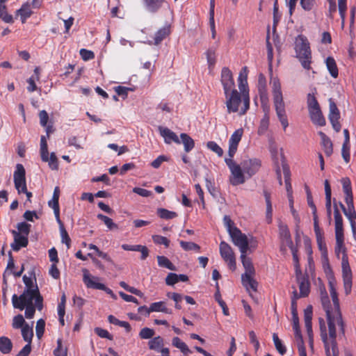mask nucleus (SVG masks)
<instances>
[{
	"label": "nucleus",
	"mask_w": 356,
	"mask_h": 356,
	"mask_svg": "<svg viewBox=\"0 0 356 356\" xmlns=\"http://www.w3.org/2000/svg\"><path fill=\"white\" fill-rule=\"evenodd\" d=\"M330 292L332 300L330 302L326 289L324 285L319 287L320 298L322 307L325 312L328 325V333L330 339V348L331 356H339V349L337 343L336 326L339 327V335H345V324L340 311L339 300L335 286L332 282H329Z\"/></svg>",
	"instance_id": "nucleus-1"
},
{
	"label": "nucleus",
	"mask_w": 356,
	"mask_h": 356,
	"mask_svg": "<svg viewBox=\"0 0 356 356\" xmlns=\"http://www.w3.org/2000/svg\"><path fill=\"white\" fill-rule=\"evenodd\" d=\"M273 106L277 114V116L285 131L289 126V122L286 116L285 103L284 102L282 92L281 89V84L277 79H274L273 83Z\"/></svg>",
	"instance_id": "nucleus-2"
},
{
	"label": "nucleus",
	"mask_w": 356,
	"mask_h": 356,
	"mask_svg": "<svg viewBox=\"0 0 356 356\" xmlns=\"http://www.w3.org/2000/svg\"><path fill=\"white\" fill-rule=\"evenodd\" d=\"M12 303L15 309L19 310L25 309L24 316L28 319L33 318L35 309H38L35 305V297H33L28 291L25 294H21L19 296L17 294H13L12 296Z\"/></svg>",
	"instance_id": "nucleus-3"
},
{
	"label": "nucleus",
	"mask_w": 356,
	"mask_h": 356,
	"mask_svg": "<svg viewBox=\"0 0 356 356\" xmlns=\"http://www.w3.org/2000/svg\"><path fill=\"white\" fill-rule=\"evenodd\" d=\"M333 204L336 237L335 254L337 257H339L341 253H342V254H346L344 245L343 218L338 209L335 199H334ZM343 256V255H342V257Z\"/></svg>",
	"instance_id": "nucleus-4"
},
{
	"label": "nucleus",
	"mask_w": 356,
	"mask_h": 356,
	"mask_svg": "<svg viewBox=\"0 0 356 356\" xmlns=\"http://www.w3.org/2000/svg\"><path fill=\"white\" fill-rule=\"evenodd\" d=\"M296 56L305 70L311 69L312 52L309 43L304 36H299L296 44Z\"/></svg>",
	"instance_id": "nucleus-5"
},
{
	"label": "nucleus",
	"mask_w": 356,
	"mask_h": 356,
	"mask_svg": "<svg viewBox=\"0 0 356 356\" xmlns=\"http://www.w3.org/2000/svg\"><path fill=\"white\" fill-rule=\"evenodd\" d=\"M225 162L231 172L230 183L233 186L243 184L245 180L242 165L237 164L232 159H225Z\"/></svg>",
	"instance_id": "nucleus-6"
},
{
	"label": "nucleus",
	"mask_w": 356,
	"mask_h": 356,
	"mask_svg": "<svg viewBox=\"0 0 356 356\" xmlns=\"http://www.w3.org/2000/svg\"><path fill=\"white\" fill-rule=\"evenodd\" d=\"M23 282L26 287L22 294H25L28 291L33 297H35V305L38 309L39 311L42 310L43 307V298L40 293L37 284L34 286L32 279L26 275L23 276Z\"/></svg>",
	"instance_id": "nucleus-7"
},
{
	"label": "nucleus",
	"mask_w": 356,
	"mask_h": 356,
	"mask_svg": "<svg viewBox=\"0 0 356 356\" xmlns=\"http://www.w3.org/2000/svg\"><path fill=\"white\" fill-rule=\"evenodd\" d=\"M40 156L44 162H49V168L51 170H57L58 168V161L55 153L52 152L49 157L48 146L46 137L42 136L40 138Z\"/></svg>",
	"instance_id": "nucleus-8"
},
{
	"label": "nucleus",
	"mask_w": 356,
	"mask_h": 356,
	"mask_svg": "<svg viewBox=\"0 0 356 356\" xmlns=\"http://www.w3.org/2000/svg\"><path fill=\"white\" fill-rule=\"evenodd\" d=\"M219 249L222 259L232 270H235L236 268V258L232 247L225 241H221Z\"/></svg>",
	"instance_id": "nucleus-9"
},
{
	"label": "nucleus",
	"mask_w": 356,
	"mask_h": 356,
	"mask_svg": "<svg viewBox=\"0 0 356 356\" xmlns=\"http://www.w3.org/2000/svg\"><path fill=\"white\" fill-rule=\"evenodd\" d=\"M13 179L18 193L26 192V172L22 164L18 163L14 172Z\"/></svg>",
	"instance_id": "nucleus-10"
},
{
	"label": "nucleus",
	"mask_w": 356,
	"mask_h": 356,
	"mask_svg": "<svg viewBox=\"0 0 356 356\" xmlns=\"http://www.w3.org/2000/svg\"><path fill=\"white\" fill-rule=\"evenodd\" d=\"M226 98V106L229 113H236L238 111V106L241 102V95L237 90H232L230 92L225 93Z\"/></svg>",
	"instance_id": "nucleus-11"
},
{
	"label": "nucleus",
	"mask_w": 356,
	"mask_h": 356,
	"mask_svg": "<svg viewBox=\"0 0 356 356\" xmlns=\"http://www.w3.org/2000/svg\"><path fill=\"white\" fill-rule=\"evenodd\" d=\"M341 267L345 292L346 294H349L352 289V271L347 254H343L342 257Z\"/></svg>",
	"instance_id": "nucleus-12"
},
{
	"label": "nucleus",
	"mask_w": 356,
	"mask_h": 356,
	"mask_svg": "<svg viewBox=\"0 0 356 356\" xmlns=\"http://www.w3.org/2000/svg\"><path fill=\"white\" fill-rule=\"evenodd\" d=\"M229 235L234 244L239 248L241 253L246 254L249 245L247 236L239 229H234Z\"/></svg>",
	"instance_id": "nucleus-13"
},
{
	"label": "nucleus",
	"mask_w": 356,
	"mask_h": 356,
	"mask_svg": "<svg viewBox=\"0 0 356 356\" xmlns=\"http://www.w3.org/2000/svg\"><path fill=\"white\" fill-rule=\"evenodd\" d=\"M312 316H313V309L312 306L309 305L304 310V319H305V325L307 332V335L309 337V344L312 350H314V338H313V331H312Z\"/></svg>",
	"instance_id": "nucleus-14"
},
{
	"label": "nucleus",
	"mask_w": 356,
	"mask_h": 356,
	"mask_svg": "<svg viewBox=\"0 0 356 356\" xmlns=\"http://www.w3.org/2000/svg\"><path fill=\"white\" fill-rule=\"evenodd\" d=\"M220 81L223 86L224 93H227L235 89L232 72L227 67L222 69Z\"/></svg>",
	"instance_id": "nucleus-15"
},
{
	"label": "nucleus",
	"mask_w": 356,
	"mask_h": 356,
	"mask_svg": "<svg viewBox=\"0 0 356 356\" xmlns=\"http://www.w3.org/2000/svg\"><path fill=\"white\" fill-rule=\"evenodd\" d=\"M243 172L250 177L258 172L261 167V161L257 159L244 160L241 162Z\"/></svg>",
	"instance_id": "nucleus-16"
},
{
	"label": "nucleus",
	"mask_w": 356,
	"mask_h": 356,
	"mask_svg": "<svg viewBox=\"0 0 356 356\" xmlns=\"http://www.w3.org/2000/svg\"><path fill=\"white\" fill-rule=\"evenodd\" d=\"M296 280L299 285L300 296L307 297L310 292V282L307 274H296Z\"/></svg>",
	"instance_id": "nucleus-17"
},
{
	"label": "nucleus",
	"mask_w": 356,
	"mask_h": 356,
	"mask_svg": "<svg viewBox=\"0 0 356 356\" xmlns=\"http://www.w3.org/2000/svg\"><path fill=\"white\" fill-rule=\"evenodd\" d=\"M99 277L92 276L87 269L83 270V281L88 288L99 290L104 289V284L99 282Z\"/></svg>",
	"instance_id": "nucleus-18"
},
{
	"label": "nucleus",
	"mask_w": 356,
	"mask_h": 356,
	"mask_svg": "<svg viewBox=\"0 0 356 356\" xmlns=\"http://www.w3.org/2000/svg\"><path fill=\"white\" fill-rule=\"evenodd\" d=\"M160 135L163 138L164 142L167 144H170L172 142L176 144H181V141L177 135L167 127L159 126L158 128Z\"/></svg>",
	"instance_id": "nucleus-19"
},
{
	"label": "nucleus",
	"mask_w": 356,
	"mask_h": 356,
	"mask_svg": "<svg viewBox=\"0 0 356 356\" xmlns=\"http://www.w3.org/2000/svg\"><path fill=\"white\" fill-rule=\"evenodd\" d=\"M11 232L14 237V241L11 244V248L14 251L17 252L22 248H25L28 245V237L20 234L18 232L15 230H12Z\"/></svg>",
	"instance_id": "nucleus-20"
},
{
	"label": "nucleus",
	"mask_w": 356,
	"mask_h": 356,
	"mask_svg": "<svg viewBox=\"0 0 356 356\" xmlns=\"http://www.w3.org/2000/svg\"><path fill=\"white\" fill-rule=\"evenodd\" d=\"M59 195L60 189L58 186H56L54 191L53 197L51 200L49 201L48 204L49 207L52 208L56 219V221L60 222V207H59Z\"/></svg>",
	"instance_id": "nucleus-21"
},
{
	"label": "nucleus",
	"mask_w": 356,
	"mask_h": 356,
	"mask_svg": "<svg viewBox=\"0 0 356 356\" xmlns=\"http://www.w3.org/2000/svg\"><path fill=\"white\" fill-rule=\"evenodd\" d=\"M325 208L327 211V216L330 222L332 220V190L331 186L327 179L325 180Z\"/></svg>",
	"instance_id": "nucleus-22"
},
{
	"label": "nucleus",
	"mask_w": 356,
	"mask_h": 356,
	"mask_svg": "<svg viewBox=\"0 0 356 356\" xmlns=\"http://www.w3.org/2000/svg\"><path fill=\"white\" fill-rule=\"evenodd\" d=\"M248 68L244 66L239 72L238 77V88L241 93L248 92Z\"/></svg>",
	"instance_id": "nucleus-23"
},
{
	"label": "nucleus",
	"mask_w": 356,
	"mask_h": 356,
	"mask_svg": "<svg viewBox=\"0 0 356 356\" xmlns=\"http://www.w3.org/2000/svg\"><path fill=\"white\" fill-rule=\"evenodd\" d=\"M318 321H319V326H320V331H321V339L324 344L326 356H331L330 348L327 333V328H326L325 321L323 318H319Z\"/></svg>",
	"instance_id": "nucleus-24"
},
{
	"label": "nucleus",
	"mask_w": 356,
	"mask_h": 356,
	"mask_svg": "<svg viewBox=\"0 0 356 356\" xmlns=\"http://www.w3.org/2000/svg\"><path fill=\"white\" fill-rule=\"evenodd\" d=\"M279 235L282 243H286L289 247L293 246L291 234L289 227L283 223L279 224Z\"/></svg>",
	"instance_id": "nucleus-25"
},
{
	"label": "nucleus",
	"mask_w": 356,
	"mask_h": 356,
	"mask_svg": "<svg viewBox=\"0 0 356 356\" xmlns=\"http://www.w3.org/2000/svg\"><path fill=\"white\" fill-rule=\"evenodd\" d=\"M318 135L321 137V144L323 148L324 152L327 156L332 155L333 152V145L328 136L323 131H319Z\"/></svg>",
	"instance_id": "nucleus-26"
},
{
	"label": "nucleus",
	"mask_w": 356,
	"mask_h": 356,
	"mask_svg": "<svg viewBox=\"0 0 356 356\" xmlns=\"http://www.w3.org/2000/svg\"><path fill=\"white\" fill-rule=\"evenodd\" d=\"M255 275H242L241 282L243 286L249 290L251 289L254 291H257L258 282L254 279Z\"/></svg>",
	"instance_id": "nucleus-27"
},
{
	"label": "nucleus",
	"mask_w": 356,
	"mask_h": 356,
	"mask_svg": "<svg viewBox=\"0 0 356 356\" xmlns=\"http://www.w3.org/2000/svg\"><path fill=\"white\" fill-rule=\"evenodd\" d=\"M309 117L312 122L318 126H325L326 124L325 119L323 115L321 108L309 111Z\"/></svg>",
	"instance_id": "nucleus-28"
},
{
	"label": "nucleus",
	"mask_w": 356,
	"mask_h": 356,
	"mask_svg": "<svg viewBox=\"0 0 356 356\" xmlns=\"http://www.w3.org/2000/svg\"><path fill=\"white\" fill-rule=\"evenodd\" d=\"M263 193L265 197L266 204V218L267 223L270 224L272 222L273 219V207L271 202V195L270 193L267 190H264Z\"/></svg>",
	"instance_id": "nucleus-29"
},
{
	"label": "nucleus",
	"mask_w": 356,
	"mask_h": 356,
	"mask_svg": "<svg viewBox=\"0 0 356 356\" xmlns=\"http://www.w3.org/2000/svg\"><path fill=\"white\" fill-rule=\"evenodd\" d=\"M148 312H163L171 314H172V310L166 307L165 302L159 301L152 303Z\"/></svg>",
	"instance_id": "nucleus-30"
},
{
	"label": "nucleus",
	"mask_w": 356,
	"mask_h": 356,
	"mask_svg": "<svg viewBox=\"0 0 356 356\" xmlns=\"http://www.w3.org/2000/svg\"><path fill=\"white\" fill-rule=\"evenodd\" d=\"M241 259L245 273L243 275H255V269L250 258L247 257L246 254L241 253Z\"/></svg>",
	"instance_id": "nucleus-31"
},
{
	"label": "nucleus",
	"mask_w": 356,
	"mask_h": 356,
	"mask_svg": "<svg viewBox=\"0 0 356 356\" xmlns=\"http://www.w3.org/2000/svg\"><path fill=\"white\" fill-rule=\"evenodd\" d=\"M291 309L293 321V329L294 330L295 339L301 338L302 337V336L300 329L297 308H295L294 305H293V308Z\"/></svg>",
	"instance_id": "nucleus-32"
},
{
	"label": "nucleus",
	"mask_w": 356,
	"mask_h": 356,
	"mask_svg": "<svg viewBox=\"0 0 356 356\" xmlns=\"http://www.w3.org/2000/svg\"><path fill=\"white\" fill-rule=\"evenodd\" d=\"M146 9L152 13H156L163 6L165 0H143Z\"/></svg>",
	"instance_id": "nucleus-33"
},
{
	"label": "nucleus",
	"mask_w": 356,
	"mask_h": 356,
	"mask_svg": "<svg viewBox=\"0 0 356 356\" xmlns=\"http://www.w3.org/2000/svg\"><path fill=\"white\" fill-rule=\"evenodd\" d=\"M170 33V27L165 26L159 29L154 38V44H159Z\"/></svg>",
	"instance_id": "nucleus-34"
},
{
	"label": "nucleus",
	"mask_w": 356,
	"mask_h": 356,
	"mask_svg": "<svg viewBox=\"0 0 356 356\" xmlns=\"http://www.w3.org/2000/svg\"><path fill=\"white\" fill-rule=\"evenodd\" d=\"M17 14L20 16L22 22L24 24L26 19L33 14L31 5L29 3H24L22 7L17 10Z\"/></svg>",
	"instance_id": "nucleus-35"
},
{
	"label": "nucleus",
	"mask_w": 356,
	"mask_h": 356,
	"mask_svg": "<svg viewBox=\"0 0 356 356\" xmlns=\"http://www.w3.org/2000/svg\"><path fill=\"white\" fill-rule=\"evenodd\" d=\"M181 143L184 145L186 152H191L195 147L194 140L187 134L181 133L180 134Z\"/></svg>",
	"instance_id": "nucleus-36"
},
{
	"label": "nucleus",
	"mask_w": 356,
	"mask_h": 356,
	"mask_svg": "<svg viewBox=\"0 0 356 356\" xmlns=\"http://www.w3.org/2000/svg\"><path fill=\"white\" fill-rule=\"evenodd\" d=\"M326 67L333 78H337L339 75V70L334 58L329 56L325 60Z\"/></svg>",
	"instance_id": "nucleus-37"
},
{
	"label": "nucleus",
	"mask_w": 356,
	"mask_h": 356,
	"mask_svg": "<svg viewBox=\"0 0 356 356\" xmlns=\"http://www.w3.org/2000/svg\"><path fill=\"white\" fill-rule=\"evenodd\" d=\"M218 44L215 47H212L209 48V49L206 52V56L207 60V63L209 70H212L216 63V51L217 49Z\"/></svg>",
	"instance_id": "nucleus-38"
},
{
	"label": "nucleus",
	"mask_w": 356,
	"mask_h": 356,
	"mask_svg": "<svg viewBox=\"0 0 356 356\" xmlns=\"http://www.w3.org/2000/svg\"><path fill=\"white\" fill-rule=\"evenodd\" d=\"M13 348V343L7 337H0V352L3 354H8Z\"/></svg>",
	"instance_id": "nucleus-39"
},
{
	"label": "nucleus",
	"mask_w": 356,
	"mask_h": 356,
	"mask_svg": "<svg viewBox=\"0 0 356 356\" xmlns=\"http://www.w3.org/2000/svg\"><path fill=\"white\" fill-rule=\"evenodd\" d=\"M40 123L41 126L46 127L47 136H49V134L51 132V126H47V122L49 120V115L44 110L40 111L39 113Z\"/></svg>",
	"instance_id": "nucleus-40"
},
{
	"label": "nucleus",
	"mask_w": 356,
	"mask_h": 356,
	"mask_svg": "<svg viewBox=\"0 0 356 356\" xmlns=\"http://www.w3.org/2000/svg\"><path fill=\"white\" fill-rule=\"evenodd\" d=\"M156 213L159 218L165 220L173 219L178 216L176 212L163 208H159L156 211Z\"/></svg>",
	"instance_id": "nucleus-41"
},
{
	"label": "nucleus",
	"mask_w": 356,
	"mask_h": 356,
	"mask_svg": "<svg viewBox=\"0 0 356 356\" xmlns=\"http://www.w3.org/2000/svg\"><path fill=\"white\" fill-rule=\"evenodd\" d=\"M149 348L156 351H159V349L163 346V339L157 336L151 339L148 342Z\"/></svg>",
	"instance_id": "nucleus-42"
},
{
	"label": "nucleus",
	"mask_w": 356,
	"mask_h": 356,
	"mask_svg": "<svg viewBox=\"0 0 356 356\" xmlns=\"http://www.w3.org/2000/svg\"><path fill=\"white\" fill-rule=\"evenodd\" d=\"M57 222L59 224V226H60L62 243H65L67 245V249H69L71 245V238L69 236L67 232L65 229L64 225H63V222L61 221V220L60 219V222L57 221Z\"/></svg>",
	"instance_id": "nucleus-43"
},
{
	"label": "nucleus",
	"mask_w": 356,
	"mask_h": 356,
	"mask_svg": "<svg viewBox=\"0 0 356 356\" xmlns=\"http://www.w3.org/2000/svg\"><path fill=\"white\" fill-rule=\"evenodd\" d=\"M158 265L171 270H176L175 266L165 256H157Z\"/></svg>",
	"instance_id": "nucleus-44"
},
{
	"label": "nucleus",
	"mask_w": 356,
	"mask_h": 356,
	"mask_svg": "<svg viewBox=\"0 0 356 356\" xmlns=\"http://www.w3.org/2000/svg\"><path fill=\"white\" fill-rule=\"evenodd\" d=\"M172 344L179 348L184 355H188L191 353L188 346L177 337L172 339Z\"/></svg>",
	"instance_id": "nucleus-45"
},
{
	"label": "nucleus",
	"mask_w": 356,
	"mask_h": 356,
	"mask_svg": "<svg viewBox=\"0 0 356 356\" xmlns=\"http://www.w3.org/2000/svg\"><path fill=\"white\" fill-rule=\"evenodd\" d=\"M21 329L22 335L24 340L29 343H31L33 337V331L32 327H31L28 324H26Z\"/></svg>",
	"instance_id": "nucleus-46"
},
{
	"label": "nucleus",
	"mask_w": 356,
	"mask_h": 356,
	"mask_svg": "<svg viewBox=\"0 0 356 356\" xmlns=\"http://www.w3.org/2000/svg\"><path fill=\"white\" fill-rule=\"evenodd\" d=\"M343 213L350 220L351 227L354 228V224L356 223V211L354 206L347 207V208L345 209Z\"/></svg>",
	"instance_id": "nucleus-47"
},
{
	"label": "nucleus",
	"mask_w": 356,
	"mask_h": 356,
	"mask_svg": "<svg viewBox=\"0 0 356 356\" xmlns=\"http://www.w3.org/2000/svg\"><path fill=\"white\" fill-rule=\"evenodd\" d=\"M273 340L274 342L275 347L277 352L281 355H284L286 353V346L282 343V341L278 337V335L276 333H274L273 334Z\"/></svg>",
	"instance_id": "nucleus-48"
},
{
	"label": "nucleus",
	"mask_w": 356,
	"mask_h": 356,
	"mask_svg": "<svg viewBox=\"0 0 356 356\" xmlns=\"http://www.w3.org/2000/svg\"><path fill=\"white\" fill-rule=\"evenodd\" d=\"M179 244L181 248L185 251L193 250L196 252H200V246L195 243L180 241Z\"/></svg>",
	"instance_id": "nucleus-49"
},
{
	"label": "nucleus",
	"mask_w": 356,
	"mask_h": 356,
	"mask_svg": "<svg viewBox=\"0 0 356 356\" xmlns=\"http://www.w3.org/2000/svg\"><path fill=\"white\" fill-rule=\"evenodd\" d=\"M97 218L99 220L103 221L106 226L108 227V229L110 230L118 228V225L113 222V220L106 216H104L102 213H99L97 214Z\"/></svg>",
	"instance_id": "nucleus-50"
},
{
	"label": "nucleus",
	"mask_w": 356,
	"mask_h": 356,
	"mask_svg": "<svg viewBox=\"0 0 356 356\" xmlns=\"http://www.w3.org/2000/svg\"><path fill=\"white\" fill-rule=\"evenodd\" d=\"M307 107L309 111L321 108L320 105L314 94L309 93L307 95Z\"/></svg>",
	"instance_id": "nucleus-51"
},
{
	"label": "nucleus",
	"mask_w": 356,
	"mask_h": 356,
	"mask_svg": "<svg viewBox=\"0 0 356 356\" xmlns=\"http://www.w3.org/2000/svg\"><path fill=\"white\" fill-rule=\"evenodd\" d=\"M269 116H264L263 118L260 121V124L258 128L257 133L259 135H264L268 130L269 127Z\"/></svg>",
	"instance_id": "nucleus-52"
},
{
	"label": "nucleus",
	"mask_w": 356,
	"mask_h": 356,
	"mask_svg": "<svg viewBox=\"0 0 356 356\" xmlns=\"http://www.w3.org/2000/svg\"><path fill=\"white\" fill-rule=\"evenodd\" d=\"M243 133V131L242 129H238L236 130L232 134V136L229 140V144L238 146L239 142L241 140Z\"/></svg>",
	"instance_id": "nucleus-53"
},
{
	"label": "nucleus",
	"mask_w": 356,
	"mask_h": 356,
	"mask_svg": "<svg viewBox=\"0 0 356 356\" xmlns=\"http://www.w3.org/2000/svg\"><path fill=\"white\" fill-rule=\"evenodd\" d=\"M214 8H215L214 5H211L210 9H209V25H210L211 31V36H212V38H213V39L216 38V35L215 20H214Z\"/></svg>",
	"instance_id": "nucleus-54"
},
{
	"label": "nucleus",
	"mask_w": 356,
	"mask_h": 356,
	"mask_svg": "<svg viewBox=\"0 0 356 356\" xmlns=\"http://www.w3.org/2000/svg\"><path fill=\"white\" fill-rule=\"evenodd\" d=\"M339 118L340 114H329V120L330 123L332 125L333 129L339 132L341 130V124L339 123Z\"/></svg>",
	"instance_id": "nucleus-55"
},
{
	"label": "nucleus",
	"mask_w": 356,
	"mask_h": 356,
	"mask_svg": "<svg viewBox=\"0 0 356 356\" xmlns=\"http://www.w3.org/2000/svg\"><path fill=\"white\" fill-rule=\"evenodd\" d=\"M27 323L22 314H18L14 316L12 323V326L14 329L22 328Z\"/></svg>",
	"instance_id": "nucleus-56"
},
{
	"label": "nucleus",
	"mask_w": 356,
	"mask_h": 356,
	"mask_svg": "<svg viewBox=\"0 0 356 356\" xmlns=\"http://www.w3.org/2000/svg\"><path fill=\"white\" fill-rule=\"evenodd\" d=\"M207 147L220 157L223 155L222 149L215 141H209L207 143Z\"/></svg>",
	"instance_id": "nucleus-57"
},
{
	"label": "nucleus",
	"mask_w": 356,
	"mask_h": 356,
	"mask_svg": "<svg viewBox=\"0 0 356 356\" xmlns=\"http://www.w3.org/2000/svg\"><path fill=\"white\" fill-rule=\"evenodd\" d=\"M120 286L122 287L124 290L133 293L136 296H138L139 297H143V293L138 289H137L135 287L129 286L125 282L122 281L120 282Z\"/></svg>",
	"instance_id": "nucleus-58"
},
{
	"label": "nucleus",
	"mask_w": 356,
	"mask_h": 356,
	"mask_svg": "<svg viewBox=\"0 0 356 356\" xmlns=\"http://www.w3.org/2000/svg\"><path fill=\"white\" fill-rule=\"evenodd\" d=\"M167 296L175 302V307L176 309H181V306L180 305V302L182 301L183 299V296L181 294L177 293H168Z\"/></svg>",
	"instance_id": "nucleus-59"
},
{
	"label": "nucleus",
	"mask_w": 356,
	"mask_h": 356,
	"mask_svg": "<svg viewBox=\"0 0 356 356\" xmlns=\"http://www.w3.org/2000/svg\"><path fill=\"white\" fill-rule=\"evenodd\" d=\"M302 8L307 12L313 10L316 4V0H300Z\"/></svg>",
	"instance_id": "nucleus-60"
},
{
	"label": "nucleus",
	"mask_w": 356,
	"mask_h": 356,
	"mask_svg": "<svg viewBox=\"0 0 356 356\" xmlns=\"http://www.w3.org/2000/svg\"><path fill=\"white\" fill-rule=\"evenodd\" d=\"M152 240L154 243L157 245H163L165 248H168L170 243L168 238L161 235H153Z\"/></svg>",
	"instance_id": "nucleus-61"
},
{
	"label": "nucleus",
	"mask_w": 356,
	"mask_h": 356,
	"mask_svg": "<svg viewBox=\"0 0 356 356\" xmlns=\"http://www.w3.org/2000/svg\"><path fill=\"white\" fill-rule=\"evenodd\" d=\"M17 229H18V232L22 234V235H24V236H26V237H28L29 233H30V229H31V225L30 224H28L26 222H19L17 224Z\"/></svg>",
	"instance_id": "nucleus-62"
},
{
	"label": "nucleus",
	"mask_w": 356,
	"mask_h": 356,
	"mask_svg": "<svg viewBox=\"0 0 356 356\" xmlns=\"http://www.w3.org/2000/svg\"><path fill=\"white\" fill-rule=\"evenodd\" d=\"M344 194L353 193L351 181L348 177H343L341 179Z\"/></svg>",
	"instance_id": "nucleus-63"
},
{
	"label": "nucleus",
	"mask_w": 356,
	"mask_h": 356,
	"mask_svg": "<svg viewBox=\"0 0 356 356\" xmlns=\"http://www.w3.org/2000/svg\"><path fill=\"white\" fill-rule=\"evenodd\" d=\"M44 327H45V321L40 318L37 321L36 327H35V332L36 336L38 339H40L44 332Z\"/></svg>",
	"instance_id": "nucleus-64"
}]
</instances>
